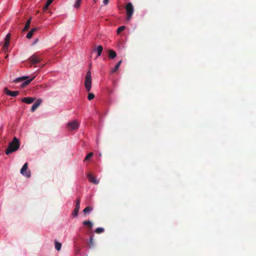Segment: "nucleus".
Returning a JSON list of instances; mask_svg holds the SVG:
<instances>
[{"label": "nucleus", "mask_w": 256, "mask_h": 256, "mask_svg": "<svg viewBox=\"0 0 256 256\" xmlns=\"http://www.w3.org/2000/svg\"><path fill=\"white\" fill-rule=\"evenodd\" d=\"M20 147V142L18 139L14 137L12 142H10L6 150V154H9L12 152L16 151Z\"/></svg>", "instance_id": "f257e3e1"}, {"label": "nucleus", "mask_w": 256, "mask_h": 256, "mask_svg": "<svg viewBox=\"0 0 256 256\" xmlns=\"http://www.w3.org/2000/svg\"><path fill=\"white\" fill-rule=\"evenodd\" d=\"M92 73L90 70H88L86 75L84 78V86L87 92H90L92 88Z\"/></svg>", "instance_id": "f03ea898"}, {"label": "nucleus", "mask_w": 256, "mask_h": 256, "mask_svg": "<svg viewBox=\"0 0 256 256\" xmlns=\"http://www.w3.org/2000/svg\"><path fill=\"white\" fill-rule=\"evenodd\" d=\"M28 164L27 162L25 163L22 166V168L20 170V174L27 178H30V171L28 170Z\"/></svg>", "instance_id": "7ed1b4c3"}, {"label": "nucleus", "mask_w": 256, "mask_h": 256, "mask_svg": "<svg viewBox=\"0 0 256 256\" xmlns=\"http://www.w3.org/2000/svg\"><path fill=\"white\" fill-rule=\"evenodd\" d=\"M80 124L76 120H74L68 123L67 126L68 130H72L78 129L79 128Z\"/></svg>", "instance_id": "20e7f679"}, {"label": "nucleus", "mask_w": 256, "mask_h": 256, "mask_svg": "<svg viewBox=\"0 0 256 256\" xmlns=\"http://www.w3.org/2000/svg\"><path fill=\"white\" fill-rule=\"evenodd\" d=\"M4 92L6 94L10 96H16L19 93L18 91H10L8 88H4Z\"/></svg>", "instance_id": "39448f33"}, {"label": "nucleus", "mask_w": 256, "mask_h": 256, "mask_svg": "<svg viewBox=\"0 0 256 256\" xmlns=\"http://www.w3.org/2000/svg\"><path fill=\"white\" fill-rule=\"evenodd\" d=\"M32 64L38 63L40 61V58L38 56L36 55H33L29 58Z\"/></svg>", "instance_id": "423d86ee"}, {"label": "nucleus", "mask_w": 256, "mask_h": 256, "mask_svg": "<svg viewBox=\"0 0 256 256\" xmlns=\"http://www.w3.org/2000/svg\"><path fill=\"white\" fill-rule=\"evenodd\" d=\"M42 100L41 99H38L32 106L31 111L34 112L40 105Z\"/></svg>", "instance_id": "0eeeda50"}, {"label": "nucleus", "mask_w": 256, "mask_h": 256, "mask_svg": "<svg viewBox=\"0 0 256 256\" xmlns=\"http://www.w3.org/2000/svg\"><path fill=\"white\" fill-rule=\"evenodd\" d=\"M80 208V200H78L76 202V206L75 209L72 212V215L74 216H76L78 215L79 209Z\"/></svg>", "instance_id": "6e6552de"}, {"label": "nucleus", "mask_w": 256, "mask_h": 256, "mask_svg": "<svg viewBox=\"0 0 256 256\" xmlns=\"http://www.w3.org/2000/svg\"><path fill=\"white\" fill-rule=\"evenodd\" d=\"M88 180L90 182H92L94 184H98L99 182V180H96L94 176L90 174L88 175Z\"/></svg>", "instance_id": "1a4fd4ad"}, {"label": "nucleus", "mask_w": 256, "mask_h": 256, "mask_svg": "<svg viewBox=\"0 0 256 256\" xmlns=\"http://www.w3.org/2000/svg\"><path fill=\"white\" fill-rule=\"evenodd\" d=\"M35 100L34 98H30V97H27V98H24L22 100V101L23 102H25L28 104H32L34 102Z\"/></svg>", "instance_id": "9d476101"}, {"label": "nucleus", "mask_w": 256, "mask_h": 256, "mask_svg": "<svg viewBox=\"0 0 256 256\" xmlns=\"http://www.w3.org/2000/svg\"><path fill=\"white\" fill-rule=\"evenodd\" d=\"M10 34H8L6 35V40H5L4 44V50H6V49L8 48V45H9V40H10Z\"/></svg>", "instance_id": "9b49d317"}, {"label": "nucleus", "mask_w": 256, "mask_h": 256, "mask_svg": "<svg viewBox=\"0 0 256 256\" xmlns=\"http://www.w3.org/2000/svg\"><path fill=\"white\" fill-rule=\"evenodd\" d=\"M102 50H103V48L101 46H98L97 48H96L94 50V51L98 53L97 57H98V56H100L101 53H102Z\"/></svg>", "instance_id": "f8f14e48"}, {"label": "nucleus", "mask_w": 256, "mask_h": 256, "mask_svg": "<svg viewBox=\"0 0 256 256\" xmlns=\"http://www.w3.org/2000/svg\"><path fill=\"white\" fill-rule=\"evenodd\" d=\"M36 30V28L32 29L26 34V38L30 39L32 38L34 32Z\"/></svg>", "instance_id": "ddd939ff"}, {"label": "nucleus", "mask_w": 256, "mask_h": 256, "mask_svg": "<svg viewBox=\"0 0 256 256\" xmlns=\"http://www.w3.org/2000/svg\"><path fill=\"white\" fill-rule=\"evenodd\" d=\"M121 63L122 60L119 61L118 63L115 66L114 68L112 69L110 72L112 74L115 72L120 68Z\"/></svg>", "instance_id": "4468645a"}, {"label": "nucleus", "mask_w": 256, "mask_h": 256, "mask_svg": "<svg viewBox=\"0 0 256 256\" xmlns=\"http://www.w3.org/2000/svg\"><path fill=\"white\" fill-rule=\"evenodd\" d=\"M134 10L132 3L129 2V20L132 16Z\"/></svg>", "instance_id": "2eb2a0df"}, {"label": "nucleus", "mask_w": 256, "mask_h": 256, "mask_svg": "<svg viewBox=\"0 0 256 256\" xmlns=\"http://www.w3.org/2000/svg\"><path fill=\"white\" fill-rule=\"evenodd\" d=\"M28 76H24L19 77V78L15 79L14 80V82H21L22 80H24L28 79Z\"/></svg>", "instance_id": "dca6fc26"}, {"label": "nucleus", "mask_w": 256, "mask_h": 256, "mask_svg": "<svg viewBox=\"0 0 256 256\" xmlns=\"http://www.w3.org/2000/svg\"><path fill=\"white\" fill-rule=\"evenodd\" d=\"M116 56V52L113 50H108V56L110 58H114Z\"/></svg>", "instance_id": "f3484780"}, {"label": "nucleus", "mask_w": 256, "mask_h": 256, "mask_svg": "<svg viewBox=\"0 0 256 256\" xmlns=\"http://www.w3.org/2000/svg\"><path fill=\"white\" fill-rule=\"evenodd\" d=\"M34 78L35 76H34L30 80H26L21 84V86L23 88L28 84Z\"/></svg>", "instance_id": "a211bd4d"}, {"label": "nucleus", "mask_w": 256, "mask_h": 256, "mask_svg": "<svg viewBox=\"0 0 256 256\" xmlns=\"http://www.w3.org/2000/svg\"><path fill=\"white\" fill-rule=\"evenodd\" d=\"M83 224L84 225V226H88L90 227V228H92L93 226V224L92 222L90 221V220H86V221H84L83 222H82Z\"/></svg>", "instance_id": "6ab92c4d"}, {"label": "nucleus", "mask_w": 256, "mask_h": 256, "mask_svg": "<svg viewBox=\"0 0 256 256\" xmlns=\"http://www.w3.org/2000/svg\"><path fill=\"white\" fill-rule=\"evenodd\" d=\"M82 2V0H76L75 2L74 7L76 9H78L80 8V4Z\"/></svg>", "instance_id": "aec40b11"}, {"label": "nucleus", "mask_w": 256, "mask_h": 256, "mask_svg": "<svg viewBox=\"0 0 256 256\" xmlns=\"http://www.w3.org/2000/svg\"><path fill=\"white\" fill-rule=\"evenodd\" d=\"M62 248V244L61 243L56 241L55 242V248L58 250L60 251Z\"/></svg>", "instance_id": "412c9836"}, {"label": "nucleus", "mask_w": 256, "mask_h": 256, "mask_svg": "<svg viewBox=\"0 0 256 256\" xmlns=\"http://www.w3.org/2000/svg\"><path fill=\"white\" fill-rule=\"evenodd\" d=\"M126 27L124 26H121L119 27L117 30V34H120V32L123 31L125 29Z\"/></svg>", "instance_id": "4be33fe9"}, {"label": "nucleus", "mask_w": 256, "mask_h": 256, "mask_svg": "<svg viewBox=\"0 0 256 256\" xmlns=\"http://www.w3.org/2000/svg\"><path fill=\"white\" fill-rule=\"evenodd\" d=\"M104 229L102 228H98L96 229L95 232L97 234H100L104 232Z\"/></svg>", "instance_id": "5701e85b"}, {"label": "nucleus", "mask_w": 256, "mask_h": 256, "mask_svg": "<svg viewBox=\"0 0 256 256\" xmlns=\"http://www.w3.org/2000/svg\"><path fill=\"white\" fill-rule=\"evenodd\" d=\"M91 210H92V208L90 206H87L84 208L83 212L84 213L86 214L89 213Z\"/></svg>", "instance_id": "b1692460"}, {"label": "nucleus", "mask_w": 256, "mask_h": 256, "mask_svg": "<svg viewBox=\"0 0 256 256\" xmlns=\"http://www.w3.org/2000/svg\"><path fill=\"white\" fill-rule=\"evenodd\" d=\"M94 98V95L92 93H89L88 96V99L89 100H91Z\"/></svg>", "instance_id": "393cba45"}, {"label": "nucleus", "mask_w": 256, "mask_h": 256, "mask_svg": "<svg viewBox=\"0 0 256 256\" xmlns=\"http://www.w3.org/2000/svg\"><path fill=\"white\" fill-rule=\"evenodd\" d=\"M93 156L92 152L89 153L85 158V160H88L89 158H90L92 156Z\"/></svg>", "instance_id": "a878e982"}, {"label": "nucleus", "mask_w": 256, "mask_h": 256, "mask_svg": "<svg viewBox=\"0 0 256 256\" xmlns=\"http://www.w3.org/2000/svg\"><path fill=\"white\" fill-rule=\"evenodd\" d=\"M52 1H50V0H48L46 5L44 6L45 8H47L48 6L52 3Z\"/></svg>", "instance_id": "bb28decb"}, {"label": "nucleus", "mask_w": 256, "mask_h": 256, "mask_svg": "<svg viewBox=\"0 0 256 256\" xmlns=\"http://www.w3.org/2000/svg\"><path fill=\"white\" fill-rule=\"evenodd\" d=\"M30 24H26L24 28L23 29L24 31L26 30L30 27Z\"/></svg>", "instance_id": "cd10ccee"}, {"label": "nucleus", "mask_w": 256, "mask_h": 256, "mask_svg": "<svg viewBox=\"0 0 256 256\" xmlns=\"http://www.w3.org/2000/svg\"><path fill=\"white\" fill-rule=\"evenodd\" d=\"M124 8L127 14H128V4L125 5Z\"/></svg>", "instance_id": "c85d7f7f"}, {"label": "nucleus", "mask_w": 256, "mask_h": 256, "mask_svg": "<svg viewBox=\"0 0 256 256\" xmlns=\"http://www.w3.org/2000/svg\"><path fill=\"white\" fill-rule=\"evenodd\" d=\"M109 2V0H103V4L104 5H107Z\"/></svg>", "instance_id": "c756f323"}, {"label": "nucleus", "mask_w": 256, "mask_h": 256, "mask_svg": "<svg viewBox=\"0 0 256 256\" xmlns=\"http://www.w3.org/2000/svg\"><path fill=\"white\" fill-rule=\"evenodd\" d=\"M90 243L92 244V245H93V240H92V238H90Z\"/></svg>", "instance_id": "7c9ffc66"}, {"label": "nucleus", "mask_w": 256, "mask_h": 256, "mask_svg": "<svg viewBox=\"0 0 256 256\" xmlns=\"http://www.w3.org/2000/svg\"><path fill=\"white\" fill-rule=\"evenodd\" d=\"M30 20H31V19L30 18L28 19L27 22H26V24H30Z\"/></svg>", "instance_id": "2f4dec72"}, {"label": "nucleus", "mask_w": 256, "mask_h": 256, "mask_svg": "<svg viewBox=\"0 0 256 256\" xmlns=\"http://www.w3.org/2000/svg\"><path fill=\"white\" fill-rule=\"evenodd\" d=\"M38 40H36L34 42V43H36Z\"/></svg>", "instance_id": "473e14b6"}, {"label": "nucleus", "mask_w": 256, "mask_h": 256, "mask_svg": "<svg viewBox=\"0 0 256 256\" xmlns=\"http://www.w3.org/2000/svg\"><path fill=\"white\" fill-rule=\"evenodd\" d=\"M94 2H96V0H93Z\"/></svg>", "instance_id": "72a5a7b5"}, {"label": "nucleus", "mask_w": 256, "mask_h": 256, "mask_svg": "<svg viewBox=\"0 0 256 256\" xmlns=\"http://www.w3.org/2000/svg\"><path fill=\"white\" fill-rule=\"evenodd\" d=\"M50 1H53V0H50Z\"/></svg>", "instance_id": "f704fd0d"}]
</instances>
